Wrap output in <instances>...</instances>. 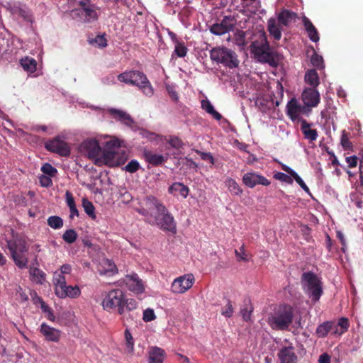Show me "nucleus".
<instances>
[{
	"label": "nucleus",
	"instance_id": "nucleus-4",
	"mask_svg": "<svg viewBox=\"0 0 363 363\" xmlns=\"http://www.w3.org/2000/svg\"><path fill=\"white\" fill-rule=\"evenodd\" d=\"M294 313L291 308L279 309L268 318L267 323L274 330H286L292 323Z\"/></svg>",
	"mask_w": 363,
	"mask_h": 363
},
{
	"label": "nucleus",
	"instance_id": "nucleus-24",
	"mask_svg": "<svg viewBox=\"0 0 363 363\" xmlns=\"http://www.w3.org/2000/svg\"><path fill=\"white\" fill-rule=\"evenodd\" d=\"M149 363H163L165 358V352L158 347H152L148 351Z\"/></svg>",
	"mask_w": 363,
	"mask_h": 363
},
{
	"label": "nucleus",
	"instance_id": "nucleus-27",
	"mask_svg": "<svg viewBox=\"0 0 363 363\" xmlns=\"http://www.w3.org/2000/svg\"><path fill=\"white\" fill-rule=\"evenodd\" d=\"M311 124L303 120L301 123V130L304 138L310 141H315L318 138V132L315 129L311 128Z\"/></svg>",
	"mask_w": 363,
	"mask_h": 363
},
{
	"label": "nucleus",
	"instance_id": "nucleus-2",
	"mask_svg": "<svg viewBox=\"0 0 363 363\" xmlns=\"http://www.w3.org/2000/svg\"><path fill=\"white\" fill-rule=\"evenodd\" d=\"M6 242L11 258L16 265L21 269L26 268L28 262V259L26 255L28 250L26 240L17 237L7 240Z\"/></svg>",
	"mask_w": 363,
	"mask_h": 363
},
{
	"label": "nucleus",
	"instance_id": "nucleus-47",
	"mask_svg": "<svg viewBox=\"0 0 363 363\" xmlns=\"http://www.w3.org/2000/svg\"><path fill=\"white\" fill-rule=\"evenodd\" d=\"M187 52V48L184 46V44L180 43H177L174 48V53L179 57H184L186 56Z\"/></svg>",
	"mask_w": 363,
	"mask_h": 363
},
{
	"label": "nucleus",
	"instance_id": "nucleus-48",
	"mask_svg": "<svg viewBox=\"0 0 363 363\" xmlns=\"http://www.w3.org/2000/svg\"><path fill=\"white\" fill-rule=\"evenodd\" d=\"M340 143L345 150H350L352 147L345 130L342 131Z\"/></svg>",
	"mask_w": 363,
	"mask_h": 363
},
{
	"label": "nucleus",
	"instance_id": "nucleus-10",
	"mask_svg": "<svg viewBox=\"0 0 363 363\" xmlns=\"http://www.w3.org/2000/svg\"><path fill=\"white\" fill-rule=\"evenodd\" d=\"M120 146L119 141L118 140H111L106 143V148L108 150L101 152V160L107 165L111 167L119 166L124 164V159L118 160L116 159L117 156V152L114 150L115 147Z\"/></svg>",
	"mask_w": 363,
	"mask_h": 363
},
{
	"label": "nucleus",
	"instance_id": "nucleus-20",
	"mask_svg": "<svg viewBox=\"0 0 363 363\" xmlns=\"http://www.w3.org/2000/svg\"><path fill=\"white\" fill-rule=\"evenodd\" d=\"M125 282L128 289L135 294H142L145 290L142 280L139 279L136 274L127 275L125 278Z\"/></svg>",
	"mask_w": 363,
	"mask_h": 363
},
{
	"label": "nucleus",
	"instance_id": "nucleus-61",
	"mask_svg": "<svg viewBox=\"0 0 363 363\" xmlns=\"http://www.w3.org/2000/svg\"><path fill=\"white\" fill-rule=\"evenodd\" d=\"M240 313H241V315H242L244 320H245V321L250 320L251 313H252V309L245 308L241 310Z\"/></svg>",
	"mask_w": 363,
	"mask_h": 363
},
{
	"label": "nucleus",
	"instance_id": "nucleus-28",
	"mask_svg": "<svg viewBox=\"0 0 363 363\" xmlns=\"http://www.w3.org/2000/svg\"><path fill=\"white\" fill-rule=\"evenodd\" d=\"M303 23L311 40L315 43L318 42L319 40V35L317 29L311 21L307 17L304 16L303 18Z\"/></svg>",
	"mask_w": 363,
	"mask_h": 363
},
{
	"label": "nucleus",
	"instance_id": "nucleus-16",
	"mask_svg": "<svg viewBox=\"0 0 363 363\" xmlns=\"http://www.w3.org/2000/svg\"><path fill=\"white\" fill-rule=\"evenodd\" d=\"M284 343L278 353V357L281 363H296L297 357L294 353L292 344L287 340H284Z\"/></svg>",
	"mask_w": 363,
	"mask_h": 363
},
{
	"label": "nucleus",
	"instance_id": "nucleus-58",
	"mask_svg": "<svg viewBox=\"0 0 363 363\" xmlns=\"http://www.w3.org/2000/svg\"><path fill=\"white\" fill-rule=\"evenodd\" d=\"M51 177L48 175H41L39 177L40 183L42 186L48 187L52 184Z\"/></svg>",
	"mask_w": 363,
	"mask_h": 363
},
{
	"label": "nucleus",
	"instance_id": "nucleus-37",
	"mask_svg": "<svg viewBox=\"0 0 363 363\" xmlns=\"http://www.w3.org/2000/svg\"><path fill=\"white\" fill-rule=\"evenodd\" d=\"M52 282L55 287V293H56L67 284L66 277L57 271H55L53 274Z\"/></svg>",
	"mask_w": 363,
	"mask_h": 363
},
{
	"label": "nucleus",
	"instance_id": "nucleus-45",
	"mask_svg": "<svg viewBox=\"0 0 363 363\" xmlns=\"http://www.w3.org/2000/svg\"><path fill=\"white\" fill-rule=\"evenodd\" d=\"M41 171L46 175L50 177H55L57 170L52 167L50 164L45 163L41 167Z\"/></svg>",
	"mask_w": 363,
	"mask_h": 363
},
{
	"label": "nucleus",
	"instance_id": "nucleus-52",
	"mask_svg": "<svg viewBox=\"0 0 363 363\" xmlns=\"http://www.w3.org/2000/svg\"><path fill=\"white\" fill-rule=\"evenodd\" d=\"M124 312L127 311H133L137 308L138 303L133 298H128L125 301H124Z\"/></svg>",
	"mask_w": 363,
	"mask_h": 363
},
{
	"label": "nucleus",
	"instance_id": "nucleus-38",
	"mask_svg": "<svg viewBox=\"0 0 363 363\" xmlns=\"http://www.w3.org/2000/svg\"><path fill=\"white\" fill-rule=\"evenodd\" d=\"M21 65L26 72L33 73L36 70V61L30 57H25L21 60Z\"/></svg>",
	"mask_w": 363,
	"mask_h": 363
},
{
	"label": "nucleus",
	"instance_id": "nucleus-25",
	"mask_svg": "<svg viewBox=\"0 0 363 363\" xmlns=\"http://www.w3.org/2000/svg\"><path fill=\"white\" fill-rule=\"evenodd\" d=\"M109 113L115 119L120 121L126 125L131 126L134 123L131 116L122 110L111 108L109 110Z\"/></svg>",
	"mask_w": 363,
	"mask_h": 363
},
{
	"label": "nucleus",
	"instance_id": "nucleus-62",
	"mask_svg": "<svg viewBox=\"0 0 363 363\" xmlns=\"http://www.w3.org/2000/svg\"><path fill=\"white\" fill-rule=\"evenodd\" d=\"M347 163L348 166L351 168L355 167L357 164V157L355 156H350L346 157Z\"/></svg>",
	"mask_w": 363,
	"mask_h": 363
},
{
	"label": "nucleus",
	"instance_id": "nucleus-13",
	"mask_svg": "<svg viewBox=\"0 0 363 363\" xmlns=\"http://www.w3.org/2000/svg\"><path fill=\"white\" fill-rule=\"evenodd\" d=\"M47 150L57 153L60 156L67 157L70 154V147L69 145L62 140L60 137L48 141L45 145Z\"/></svg>",
	"mask_w": 363,
	"mask_h": 363
},
{
	"label": "nucleus",
	"instance_id": "nucleus-18",
	"mask_svg": "<svg viewBox=\"0 0 363 363\" xmlns=\"http://www.w3.org/2000/svg\"><path fill=\"white\" fill-rule=\"evenodd\" d=\"M233 28V20L230 17L225 16L220 23H216L210 27V31L216 35L227 33Z\"/></svg>",
	"mask_w": 363,
	"mask_h": 363
},
{
	"label": "nucleus",
	"instance_id": "nucleus-31",
	"mask_svg": "<svg viewBox=\"0 0 363 363\" xmlns=\"http://www.w3.org/2000/svg\"><path fill=\"white\" fill-rule=\"evenodd\" d=\"M30 275L32 281L38 284H43L46 279V274L37 267L30 269Z\"/></svg>",
	"mask_w": 363,
	"mask_h": 363
},
{
	"label": "nucleus",
	"instance_id": "nucleus-59",
	"mask_svg": "<svg viewBox=\"0 0 363 363\" xmlns=\"http://www.w3.org/2000/svg\"><path fill=\"white\" fill-rule=\"evenodd\" d=\"M57 272L66 277L67 275L71 273L72 267L68 264H63Z\"/></svg>",
	"mask_w": 363,
	"mask_h": 363
},
{
	"label": "nucleus",
	"instance_id": "nucleus-7",
	"mask_svg": "<svg viewBox=\"0 0 363 363\" xmlns=\"http://www.w3.org/2000/svg\"><path fill=\"white\" fill-rule=\"evenodd\" d=\"M302 283L305 291L314 301L319 300L323 291L318 277L312 272L303 273Z\"/></svg>",
	"mask_w": 363,
	"mask_h": 363
},
{
	"label": "nucleus",
	"instance_id": "nucleus-60",
	"mask_svg": "<svg viewBox=\"0 0 363 363\" xmlns=\"http://www.w3.org/2000/svg\"><path fill=\"white\" fill-rule=\"evenodd\" d=\"M196 152L201 156L202 160H208L211 164H214V159H213V156L209 152H203L201 151H196Z\"/></svg>",
	"mask_w": 363,
	"mask_h": 363
},
{
	"label": "nucleus",
	"instance_id": "nucleus-6",
	"mask_svg": "<svg viewBox=\"0 0 363 363\" xmlns=\"http://www.w3.org/2000/svg\"><path fill=\"white\" fill-rule=\"evenodd\" d=\"M124 295L121 290L110 291L102 301V307L106 311L117 310L120 315L124 314Z\"/></svg>",
	"mask_w": 363,
	"mask_h": 363
},
{
	"label": "nucleus",
	"instance_id": "nucleus-8",
	"mask_svg": "<svg viewBox=\"0 0 363 363\" xmlns=\"http://www.w3.org/2000/svg\"><path fill=\"white\" fill-rule=\"evenodd\" d=\"M79 9L72 12L79 16L85 23H92L97 21L99 15V8L91 2V0H81Z\"/></svg>",
	"mask_w": 363,
	"mask_h": 363
},
{
	"label": "nucleus",
	"instance_id": "nucleus-15",
	"mask_svg": "<svg viewBox=\"0 0 363 363\" xmlns=\"http://www.w3.org/2000/svg\"><path fill=\"white\" fill-rule=\"evenodd\" d=\"M81 151L89 158L97 159L101 153V148L98 141L95 139H87L84 140L81 146Z\"/></svg>",
	"mask_w": 363,
	"mask_h": 363
},
{
	"label": "nucleus",
	"instance_id": "nucleus-32",
	"mask_svg": "<svg viewBox=\"0 0 363 363\" xmlns=\"http://www.w3.org/2000/svg\"><path fill=\"white\" fill-rule=\"evenodd\" d=\"M144 157L147 162L153 165L161 164L165 160L163 155L154 153L151 151H145Z\"/></svg>",
	"mask_w": 363,
	"mask_h": 363
},
{
	"label": "nucleus",
	"instance_id": "nucleus-39",
	"mask_svg": "<svg viewBox=\"0 0 363 363\" xmlns=\"http://www.w3.org/2000/svg\"><path fill=\"white\" fill-rule=\"evenodd\" d=\"M333 326V322H325L323 324L320 325L316 329L317 335L319 337H325L329 333L330 330H332Z\"/></svg>",
	"mask_w": 363,
	"mask_h": 363
},
{
	"label": "nucleus",
	"instance_id": "nucleus-56",
	"mask_svg": "<svg viewBox=\"0 0 363 363\" xmlns=\"http://www.w3.org/2000/svg\"><path fill=\"white\" fill-rule=\"evenodd\" d=\"M323 57L318 55H314L311 57V63L312 65L317 68H323Z\"/></svg>",
	"mask_w": 363,
	"mask_h": 363
},
{
	"label": "nucleus",
	"instance_id": "nucleus-26",
	"mask_svg": "<svg viewBox=\"0 0 363 363\" xmlns=\"http://www.w3.org/2000/svg\"><path fill=\"white\" fill-rule=\"evenodd\" d=\"M296 18V14L288 10H283L278 16L277 20L282 26H289Z\"/></svg>",
	"mask_w": 363,
	"mask_h": 363
},
{
	"label": "nucleus",
	"instance_id": "nucleus-63",
	"mask_svg": "<svg viewBox=\"0 0 363 363\" xmlns=\"http://www.w3.org/2000/svg\"><path fill=\"white\" fill-rule=\"evenodd\" d=\"M318 363H330V356L327 353L322 354L319 357Z\"/></svg>",
	"mask_w": 363,
	"mask_h": 363
},
{
	"label": "nucleus",
	"instance_id": "nucleus-19",
	"mask_svg": "<svg viewBox=\"0 0 363 363\" xmlns=\"http://www.w3.org/2000/svg\"><path fill=\"white\" fill-rule=\"evenodd\" d=\"M311 111L305 105L301 106L296 99H293L287 104V113L292 120H296L302 113H307Z\"/></svg>",
	"mask_w": 363,
	"mask_h": 363
},
{
	"label": "nucleus",
	"instance_id": "nucleus-9",
	"mask_svg": "<svg viewBox=\"0 0 363 363\" xmlns=\"http://www.w3.org/2000/svg\"><path fill=\"white\" fill-rule=\"evenodd\" d=\"M164 206L155 197L147 196L141 203L140 208H136V211L145 217V220L148 223V218L156 216L160 211H164Z\"/></svg>",
	"mask_w": 363,
	"mask_h": 363
},
{
	"label": "nucleus",
	"instance_id": "nucleus-1",
	"mask_svg": "<svg viewBox=\"0 0 363 363\" xmlns=\"http://www.w3.org/2000/svg\"><path fill=\"white\" fill-rule=\"evenodd\" d=\"M250 51L255 58L260 62L267 63L271 67H276L278 65V54L271 50L264 33H261L259 38L252 43Z\"/></svg>",
	"mask_w": 363,
	"mask_h": 363
},
{
	"label": "nucleus",
	"instance_id": "nucleus-17",
	"mask_svg": "<svg viewBox=\"0 0 363 363\" xmlns=\"http://www.w3.org/2000/svg\"><path fill=\"white\" fill-rule=\"evenodd\" d=\"M242 182L250 188L255 187L257 184L269 186L270 182L264 177L255 172H247L242 176Z\"/></svg>",
	"mask_w": 363,
	"mask_h": 363
},
{
	"label": "nucleus",
	"instance_id": "nucleus-5",
	"mask_svg": "<svg viewBox=\"0 0 363 363\" xmlns=\"http://www.w3.org/2000/svg\"><path fill=\"white\" fill-rule=\"evenodd\" d=\"M148 223L152 225H156L160 229L173 234L177 233L174 218L165 206L164 207V211H160L157 215L149 217Z\"/></svg>",
	"mask_w": 363,
	"mask_h": 363
},
{
	"label": "nucleus",
	"instance_id": "nucleus-51",
	"mask_svg": "<svg viewBox=\"0 0 363 363\" xmlns=\"http://www.w3.org/2000/svg\"><path fill=\"white\" fill-rule=\"evenodd\" d=\"M125 338L126 341L127 348L128 349L129 351L133 352L134 348L133 338L132 337L131 333L128 329L125 330Z\"/></svg>",
	"mask_w": 363,
	"mask_h": 363
},
{
	"label": "nucleus",
	"instance_id": "nucleus-12",
	"mask_svg": "<svg viewBox=\"0 0 363 363\" xmlns=\"http://www.w3.org/2000/svg\"><path fill=\"white\" fill-rule=\"evenodd\" d=\"M195 278L192 274L180 276L174 279L171 291L174 294H184L192 287Z\"/></svg>",
	"mask_w": 363,
	"mask_h": 363
},
{
	"label": "nucleus",
	"instance_id": "nucleus-50",
	"mask_svg": "<svg viewBox=\"0 0 363 363\" xmlns=\"http://www.w3.org/2000/svg\"><path fill=\"white\" fill-rule=\"evenodd\" d=\"M156 318L153 309L147 308L143 311V319L145 322H150Z\"/></svg>",
	"mask_w": 363,
	"mask_h": 363
},
{
	"label": "nucleus",
	"instance_id": "nucleus-55",
	"mask_svg": "<svg viewBox=\"0 0 363 363\" xmlns=\"http://www.w3.org/2000/svg\"><path fill=\"white\" fill-rule=\"evenodd\" d=\"M291 177L294 179V180L300 185V186L307 193L310 192L308 187L306 186L303 179L300 177V176L295 172Z\"/></svg>",
	"mask_w": 363,
	"mask_h": 363
},
{
	"label": "nucleus",
	"instance_id": "nucleus-29",
	"mask_svg": "<svg viewBox=\"0 0 363 363\" xmlns=\"http://www.w3.org/2000/svg\"><path fill=\"white\" fill-rule=\"evenodd\" d=\"M99 274L105 275L109 273L114 274L117 272V268L114 262L108 259H104L101 260L99 268Z\"/></svg>",
	"mask_w": 363,
	"mask_h": 363
},
{
	"label": "nucleus",
	"instance_id": "nucleus-30",
	"mask_svg": "<svg viewBox=\"0 0 363 363\" xmlns=\"http://www.w3.org/2000/svg\"><path fill=\"white\" fill-rule=\"evenodd\" d=\"M304 81L307 84L311 86L310 88L316 89L320 84L318 74L315 69H309L306 72Z\"/></svg>",
	"mask_w": 363,
	"mask_h": 363
},
{
	"label": "nucleus",
	"instance_id": "nucleus-42",
	"mask_svg": "<svg viewBox=\"0 0 363 363\" xmlns=\"http://www.w3.org/2000/svg\"><path fill=\"white\" fill-rule=\"evenodd\" d=\"M77 238V234L72 229L67 230L63 234L62 238L67 243H73Z\"/></svg>",
	"mask_w": 363,
	"mask_h": 363
},
{
	"label": "nucleus",
	"instance_id": "nucleus-57",
	"mask_svg": "<svg viewBox=\"0 0 363 363\" xmlns=\"http://www.w3.org/2000/svg\"><path fill=\"white\" fill-rule=\"evenodd\" d=\"M235 254L238 260L239 261H247V256L245 252L244 245L241 246V247L238 250H235Z\"/></svg>",
	"mask_w": 363,
	"mask_h": 363
},
{
	"label": "nucleus",
	"instance_id": "nucleus-46",
	"mask_svg": "<svg viewBox=\"0 0 363 363\" xmlns=\"http://www.w3.org/2000/svg\"><path fill=\"white\" fill-rule=\"evenodd\" d=\"M140 167V165L136 160H132L124 167V169L129 173H134L139 169Z\"/></svg>",
	"mask_w": 363,
	"mask_h": 363
},
{
	"label": "nucleus",
	"instance_id": "nucleus-34",
	"mask_svg": "<svg viewBox=\"0 0 363 363\" xmlns=\"http://www.w3.org/2000/svg\"><path fill=\"white\" fill-rule=\"evenodd\" d=\"M169 193L174 194L178 192L183 198H186L189 194V188L179 182H175L169 187Z\"/></svg>",
	"mask_w": 363,
	"mask_h": 363
},
{
	"label": "nucleus",
	"instance_id": "nucleus-44",
	"mask_svg": "<svg viewBox=\"0 0 363 363\" xmlns=\"http://www.w3.org/2000/svg\"><path fill=\"white\" fill-rule=\"evenodd\" d=\"M133 72L134 70L124 72L118 76V79L121 82L131 84Z\"/></svg>",
	"mask_w": 363,
	"mask_h": 363
},
{
	"label": "nucleus",
	"instance_id": "nucleus-36",
	"mask_svg": "<svg viewBox=\"0 0 363 363\" xmlns=\"http://www.w3.org/2000/svg\"><path fill=\"white\" fill-rule=\"evenodd\" d=\"M201 108L206 111L208 113L211 115L216 120L220 121L222 118L221 114H220L218 112H217L213 106L211 104V103L206 99L202 100L201 101Z\"/></svg>",
	"mask_w": 363,
	"mask_h": 363
},
{
	"label": "nucleus",
	"instance_id": "nucleus-40",
	"mask_svg": "<svg viewBox=\"0 0 363 363\" xmlns=\"http://www.w3.org/2000/svg\"><path fill=\"white\" fill-rule=\"evenodd\" d=\"M82 206L84 208V211L89 216H90L91 218H96L95 211H94L95 208L91 202H90L86 199H82Z\"/></svg>",
	"mask_w": 363,
	"mask_h": 363
},
{
	"label": "nucleus",
	"instance_id": "nucleus-64",
	"mask_svg": "<svg viewBox=\"0 0 363 363\" xmlns=\"http://www.w3.org/2000/svg\"><path fill=\"white\" fill-rule=\"evenodd\" d=\"M167 90L168 91V94H169L170 97L174 100V101H177L178 100V95H177V91L172 87L170 86H167Z\"/></svg>",
	"mask_w": 363,
	"mask_h": 363
},
{
	"label": "nucleus",
	"instance_id": "nucleus-3",
	"mask_svg": "<svg viewBox=\"0 0 363 363\" xmlns=\"http://www.w3.org/2000/svg\"><path fill=\"white\" fill-rule=\"evenodd\" d=\"M210 58L211 60L230 68L237 67L239 65L236 53L223 46L213 48L210 51Z\"/></svg>",
	"mask_w": 363,
	"mask_h": 363
},
{
	"label": "nucleus",
	"instance_id": "nucleus-14",
	"mask_svg": "<svg viewBox=\"0 0 363 363\" xmlns=\"http://www.w3.org/2000/svg\"><path fill=\"white\" fill-rule=\"evenodd\" d=\"M301 100L308 109L315 108L320 101V94L317 89L305 88L301 94Z\"/></svg>",
	"mask_w": 363,
	"mask_h": 363
},
{
	"label": "nucleus",
	"instance_id": "nucleus-21",
	"mask_svg": "<svg viewBox=\"0 0 363 363\" xmlns=\"http://www.w3.org/2000/svg\"><path fill=\"white\" fill-rule=\"evenodd\" d=\"M81 294V290L78 286H67L65 285V287L61 288L58 290L55 295L60 298H76Z\"/></svg>",
	"mask_w": 363,
	"mask_h": 363
},
{
	"label": "nucleus",
	"instance_id": "nucleus-35",
	"mask_svg": "<svg viewBox=\"0 0 363 363\" xmlns=\"http://www.w3.org/2000/svg\"><path fill=\"white\" fill-rule=\"evenodd\" d=\"M66 203L70 211V218H73L74 216H79V211L76 207L74 197L69 191H67L65 194Z\"/></svg>",
	"mask_w": 363,
	"mask_h": 363
},
{
	"label": "nucleus",
	"instance_id": "nucleus-53",
	"mask_svg": "<svg viewBox=\"0 0 363 363\" xmlns=\"http://www.w3.org/2000/svg\"><path fill=\"white\" fill-rule=\"evenodd\" d=\"M221 314L226 318H230L233 315V307L230 301H228L226 306L222 308Z\"/></svg>",
	"mask_w": 363,
	"mask_h": 363
},
{
	"label": "nucleus",
	"instance_id": "nucleus-43",
	"mask_svg": "<svg viewBox=\"0 0 363 363\" xmlns=\"http://www.w3.org/2000/svg\"><path fill=\"white\" fill-rule=\"evenodd\" d=\"M89 43L99 48H105L107 45L106 39L102 35H97L94 38L89 40Z\"/></svg>",
	"mask_w": 363,
	"mask_h": 363
},
{
	"label": "nucleus",
	"instance_id": "nucleus-23",
	"mask_svg": "<svg viewBox=\"0 0 363 363\" xmlns=\"http://www.w3.org/2000/svg\"><path fill=\"white\" fill-rule=\"evenodd\" d=\"M282 26L277 18H271L267 22V29L269 34L277 40H280L281 37Z\"/></svg>",
	"mask_w": 363,
	"mask_h": 363
},
{
	"label": "nucleus",
	"instance_id": "nucleus-11",
	"mask_svg": "<svg viewBox=\"0 0 363 363\" xmlns=\"http://www.w3.org/2000/svg\"><path fill=\"white\" fill-rule=\"evenodd\" d=\"M133 74L131 85L138 87L145 96L148 97L152 96L154 94V89L146 75L143 72L138 70H134Z\"/></svg>",
	"mask_w": 363,
	"mask_h": 363
},
{
	"label": "nucleus",
	"instance_id": "nucleus-41",
	"mask_svg": "<svg viewBox=\"0 0 363 363\" xmlns=\"http://www.w3.org/2000/svg\"><path fill=\"white\" fill-rule=\"evenodd\" d=\"M48 224L53 229H59L63 225V220L59 216H50L48 219Z\"/></svg>",
	"mask_w": 363,
	"mask_h": 363
},
{
	"label": "nucleus",
	"instance_id": "nucleus-54",
	"mask_svg": "<svg viewBox=\"0 0 363 363\" xmlns=\"http://www.w3.org/2000/svg\"><path fill=\"white\" fill-rule=\"evenodd\" d=\"M337 325H338L340 329V333H344L349 328L348 320L345 318H341L339 319Z\"/></svg>",
	"mask_w": 363,
	"mask_h": 363
},
{
	"label": "nucleus",
	"instance_id": "nucleus-22",
	"mask_svg": "<svg viewBox=\"0 0 363 363\" xmlns=\"http://www.w3.org/2000/svg\"><path fill=\"white\" fill-rule=\"evenodd\" d=\"M40 333L48 341L57 342L61 336V332L54 328L43 323L40 326Z\"/></svg>",
	"mask_w": 363,
	"mask_h": 363
},
{
	"label": "nucleus",
	"instance_id": "nucleus-49",
	"mask_svg": "<svg viewBox=\"0 0 363 363\" xmlns=\"http://www.w3.org/2000/svg\"><path fill=\"white\" fill-rule=\"evenodd\" d=\"M274 177L283 182H286L287 184H292L293 183V179L291 176H289L284 173L282 172H277L274 174Z\"/></svg>",
	"mask_w": 363,
	"mask_h": 363
},
{
	"label": "nucleus",
	"instance_id": "nucleus-33",
	"mask_svg": "<svg viewBox=\"0 0 363 363\" xmlns=\"http://www.w3.org/2000/svg\"><path fill=\"white\" fill-rule=\"evenodd\" d=\"M225 185L233 195L240 196L242 194L241 187L238 182L232 178H227L225 181Z\"/></svg>",
	"mask_w": 363,
	"mask_h": 363
}]
</instances>
